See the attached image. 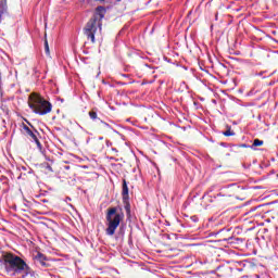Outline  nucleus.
<instances>
[{"instance_id": "nucleus-22", "label": "nucleus", "mask_w": 278, "mask_h": 278, "mask_svg": "<svg viewBox=\"0 0 278 278\" xmlns=\"http://www.w3.org/2000/svg\"><path fill=\"white\" fill-rule=\"evenodd\" d=\"M213 190L214 188H210L206 194H208V192H213Z\"/></svg>"}, {"instance_id": "nucleus-28", "label": "nucleus", "mask_w": 278, "mask_h": 278, "mask_svg": "<svg viewBox=\"0 0 278 278\" xmlns=\"http://www.w3.org/2000/svg\"><path fill=\"white\" fill-rule=\"evenodd\" d=\"M66 201H71V198L67 197V198H66Z\"/></svg>"}, {"instance_id": "nucleus-21", "label": "nucleus", "mask_w": 278, "mask_h": 278, "mask_svg": "<svg viewBox=\"0 0 278 278\" xmlns=\"http://www.w3.org/2000/svg\"><path fill=\"white\" fill-rule=\"evenodd\" d=\"M220 147H227V143L222 142V143H220Z\"/></svg>"}, {"instance_id": "nucleus-20", "label": "nucleus", "mask_w": 278, "mask_h": 278, "mask_svg": "<svg viewBox=\"0 0 278 278\" xmlns=\"http://www.w3.org/2000/svg\"><path fill=\"white\" fill-rule=\"evenodd\" d=\"M256 75H258V77H262V75H264V72H261V73H258Z\"/></svg>"}, {"instance_id": "nucleus-33", "label": "nucleus", "mask_w": 278, "mask_h": 278, "mask_svg": "<svg viewBox=\"0 0 278 278\" xmlns=\"http://www.w3.org/2000/svg\"><path fill=\"white\" fill-rule=\"evenodd\" d=\"M116 1H121V0H116Z\"/></svg>"}, {"instance_id": "nucleus-29", "label": "nucleus", "mask_w": 278, "mask_h": 278, "mask_svg": "<svg viewBox=\"0 0 278 278\" xmlns=\"http://www.w3.org/2000/svg\"><path fill=\"white\" fill-rule=\"evenodd\" d=\"M99 140H103V137H99Z\"/></svg>"}, {"instance_id": "nucleus-14", "label": "nucleus", "mask_w": 278, "mask_h": 278, "mask_svg": "<svg viewBox=\"0 0 278 278\" xmlns=\"http://www.w3.org/2000/svg\"><path fill=\"white\" fill-rule=\"evenodd\" d=\"M89 117L91 118V121H97V118H98L97 112L90 111L89 112Z\"/></svg>"}, {"instance_id": "nucleus-19", "label": "nucleus", "mask_w": 278, "mask_h": 278, "mask_svg": "<svg viewBox=\"0 0 278 278\" xmlns=\"http://www.w3.org/2000/svg\"><path fill=\"white\" fill-rule=\"evenodd\" d=\"M31 173H34V169L29 168L28 175H31Z\"/></svg>"}, {"instance_id": "nucleus-3", "label": "nucleus", "mask_w": 278, "mask_h": 278, "mask_svg": "<svg viewBox=\"0 0 278 278\" xmlns=\"http://www.w3.org/2000/svg\"><path fill=\"white\" fill-rule=\"evenodd\" d=\"M123 220H125L123 207H109L106 211V236H114V233H116V229H118V226L121 223H123Z\"/></svg>"}, {"instance_id": "nucleus-32", "label": "nucleus", "mask_w": 278, "mask_h": 278, "mask_svg": "<svg viewBox=\"0 0 278 278\" xmlns=\"http://www.w3.org/2000/svg\"><path fill=\"white\" fill-rule=\"evenodd\" d=\"M1 16H2V15H0V23H1Z\"/></svg>"}, {"instance_id": "nucleus-30", "label": "nucleus", "mask_w": 278, "mask_h": 278, "mask_svg": "<svg viewBox=\"0 0 278 278\" xmlns=\"http://www.w3.org/2000/svg\"><path fill=\"white\" fill-rule=\"evenodd\" d=\"M184 217H185V218H188V215L185 214Z\"/></svg>"}, {"instance_id": "nucleus-34", "label": "nucleus", "mask_w": 278, "mask_h": 278, "mask_svg": "<svg viewBox=\"0 0 278 278\" xmlns=\"http://www.w3.org/2000/svg\"><path fill=\"white\" fill-rule=\"evenodd\" d=\"M277 177H278V174H277Z\"/></svg>"}, {"instance_id": "nucleus-6", "label": "nucleus", "mask_w": 278, "mask_h": 278, "mask_svg": "<svg viewBox=\"0 0 278 278\" xmlns=\"http://www.w3.org/2000/svg\"><path fill=\"white\" fill-rule=\"evenodd\" d=\"M30 127L31 128H29V126L25 124L23 125V129L26 132V136H29L31 142L37 144V149H39V151H42V143H40V140L38 139V136H40V132H38L36 128H34L31 125Z\"/></svg>"}, {"instance_id": "nucleus-8", "label": "nucleus", "mask_w": 278, "mask_h": 278, "mask_svg": "<svg viewBox=\"0 0 278 278\" xmlns=\"http://www.w3.org/2000/svg\"><path fill=\"white\" fill-rule=\"evenodd\" d=\"M214 199H217L222 205H229L231 203V194L225 193V191H220L216 195H214Z\"/></svg>"}, {"instance_id": "nucleus-10", "label": "nucleus", "mask_w": 278, "mask_h": 278, "mask_svg": "<svg viewBox=\"0 0 278 278\" xmlns=\"http://www.w3.org/2000/svg\"><path fill=\"white\" fill-rule=\"evenodd\" d=\"M264 144V140L254 139L252 146H250V149H255V147H262Z\"/></svg>"}, {"instance_id": "nucleus-26", "label": "nucleus", "mask_w": 278, "mask_h": 278, "mask_svg": "<svg viewBox=\"0 0 278 278\" xmlns=\"http://www.w3.org/2000/svg\"><path fill=\"white\" fill-rule=\"evenodd\" d=\"M64 168H65L66 170H68V168H71V166H65Z\"/></svg>"}, {"instance_id": "nucleus-12", "label": "nucleus", "mask_w": 278, "mask_h": 278, "mask_svg": "<svg viewBox=\"0 0 278 278\" xmlns=\"http://www.w3.org/2000/svg\"><path fill=\"white\" fill-rule=\"evenodd\" d=\"M223 136H226V137L236 136V132L231 130V126H227V130L223 132Z\"/></svg>"}, {"instance_id": "nucleus-23", "label": "nucleus", "mask_w": 278, "mask_h": 278, "mask_svg": "<svg viewBox=\"0 0 278 278\" xmlns=\"http://www.w3.org/2000/svg\"><path fill=\"white\" fill-rule=\"evenodd\" d=\"M112 151H115L116 153H118V150L116 148H112Z\"/></svg>"}, {"instance_id": "nucleus-5", "label": "nucleus", "mask_w": 278, "mask_h": 278, "mask_svg": "<svg viewBox=\"0 0 278 278\" xmlns=\"http://www.w3.org/2000/svg\"><path fill=\"white\" fill-rule=\"evenodd\" d=\"M122 201H123V204H124V210L126 212L127 218H131V203L129 202V187L127 186V180L126 179H123Z\"/></svg>"}, {"instance_id": "nucleus-2", "label": "nucleus", "mask_w": 278, "mask_h": 278, "mask_svg": "<svg viewBox=\"0 0 278 278\" xmlns=\"http://www.w3.org/2000/svg\"><path fill=\"white\" fill-rule=\"evenodd\" d=\"M106 12L105 7L100 5L96 8V12L84 28V34L87 40H89L92 45L96 42L94 36H97V31H101L103 27V18H105Z\"/></svg>"}, {"instance_id": "nucleus-4", "label": "nucleus", "mask_w": 278, "mask_h": 278, "mask_svg": "<svg viewBox=\"0 0 278 278\" xmlns=\"http://www.w3.org/2000/svg\"><path fill=\"white\" fill-rule=\"evenodd\" d=\"M29 108L35 112V114H39V116H45V114H49L51 110H53V105L51 102L47 101L42 96L38 93H31L29 96Z\"/></svg>"}, {"instance_id": "nucleus-31", "label": "nucleus", "mask_w": 278, "mask_h": 278, "mask_svg": "<svg viewBox=\"0 0 278 278\" xmlns=\"http://www.w3.org/2000/svg\"><path fill=\"white\" fill-rule=\"evenodd\" d=\"M205 197H207V194H204V195H203V199H205Z\"/></svg>"}, {"instance_id": "nucleus-18", "label": "nucleus", "mask_w": 278, "mask_h": 278, "mask_svg": "<svg viewBox=\"0 0 278 278\" xmlns=\"http://www.w3.org/2000/svg\"><path fill=\"white\" fill-rule=\"evenodd\" d=\"M241 147H243L244 149H248V147L250 146H247V143H243Z\"/></svg>"}, {"instance_id": "nucleus-24", "label": "nucleus", "mask_w": 278, "mask_h": 278, "mask_svg": "<svg viewBox=\"0 0 278 278\" xmlns=\"http://www.w3.org/2000/svg\"><path fill=\"white\" fill-rule=\"evenodd\" d=\"M21 169H22V170H27V167L22 166Z\"/></svg>"}, {"instance_id": "nucleus-16", "label": "nucleus", "mask_w": 278, "mask_h": 278, "mask_svg": "<svg viewBox=\"0 0 278 278\" xmlns=\"http://www.w3.org/2000/svg\"><path fill=\"white\" fill-rule=\"evenodd\" d=\"M100 123H102V125H104V127H110V124L103 122V121H100Z\"/></svg>"}, {"instance_id": "nucleus-27", "label": "nucleus", "mask_w": 278, "mask_h": 278, "mask_svg": "<svg viewBox=\"0 0 278 278\" xmlns=\"http://www.w3.org/2000/svg\"><path fill=\"white\" fill-rule=\"evenodd\" d=\"M98 1H100V3H103V1H105V0H98Z\"/></svg>"}, {"instance_id": "nucleus-9", "label": "nucleus", "mask_w": 278, "mask_h": 278, "mask_svg": "<svg viewBox=\"0 0 278 278\" xmlns=\"http://www.w3.org/2000/svg\"><path fill=\"white\" fill-rule=\"evenodd\" d=\"M8 14V0H0V16Z\"/></svg>"}, {"instance_id": "nucleus-25", "label": "nucleus", "mask_w": 278, "mask_h": 278, "mask_svg": "<svg viewBox=\"0 0 278 278\" xmlns=\"http://www.w3.org/2000/svg\"><path fill=\"white\" fill-rule=\"evenodd\" d=\"M1 86H2V83H1V73H0V90H1Z\"/></svg>"}, {"instance_id": "nucleus-17", "label": "nucleus", "mask_w": 278, "mask_h": 278, "mask_svg": "<svg viewBox=\"0 0 278 278\" xmlns=\"http://www.w3.org/2000/svg\"><path fill=\"white\" fill-rule=\"evenodd\" d=\"M106 147H112V141L106 140Z\"/></svg>"}, {"instance_id": "nucleus-7", "label": "nucleus", "mask_w": 278, "mask_h": 278, "mask_svg": "<svg viewBox=\"0 0 278 278\" xmlns=\"http://www.w3.org/2000/svg\"><path fill=\"white\" fill-rule=\"evenodd\" d=\"M33 260L35 266H37V268H40L41 270H45V268H49V266H51L49 260H47V256L41 252H38L37 255L33 257Z\"/></svg>"}, {"instance_id": "nucleus-11", "label": "nucleus", "mask_w": 278, "mask_h": 278, "mask_svg": "<svg viewBox=\"0 0 278 278\" xmlns=\"http://www.w3.org/2000/svg\"><path fill=\"white\" fill-rule=\"evenodd\" d=\"M41 168H43V170H46L47 173H53V167L49 163H42Z\"/></svg>"}, {"instance_id": "nucleus-13", "label": "nucleus", "mask_w": 278, "mask_h": 278, "mask_svg": "<svg viewBox=\"0 0 278 278\" xmlns=\"http://www.w3.org/2000/svg\"><path fill=\"white\" fill-rule=\"evenodd\" d=\"M45 51L46 55H50L51 51L49 50V41L47 39L45 40Z\"/></svg>"}, {"instance_id": "nucleus-1", "label": "nucleus", "mask_w": 278, "mask_h": 278, "mask_svg": "<svg viewBox=\"0 0 278 278\" xmlns=\"http://www.w3.org/2000/svg\"><path fill=\"white\" fill-rule=\"evenodd\" d=\"M0 264L5 275L12 278H36V271L27 265L25 260L12 252H3Z\"/></svg>"}, {"instance_id": "nucleus-15", "label": "nucleus", "mask_w": 278, "mask_h": 278, "mask_svg": "<svg viewBox=\"0 0 278 278\" xmlns=\"http://www.w3.org/2000/svg\"><path fill=\"white\" fill-rule=\"evenodd\" d=\"M190 220H191L192 223H199V216L193 215V216L190 217Z\"/></svg>"}]
</instances>
